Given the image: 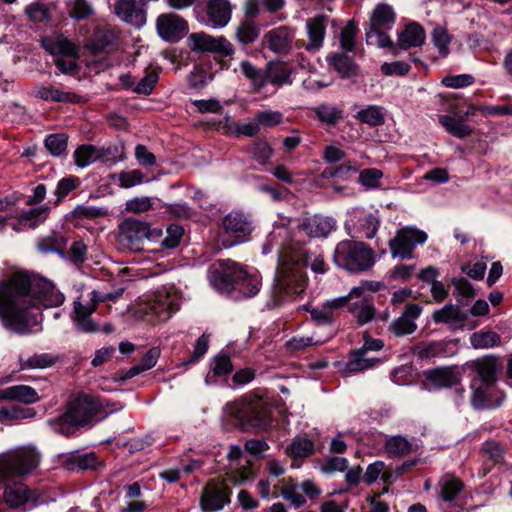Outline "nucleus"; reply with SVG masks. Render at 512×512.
Instances as JSON below:
<instances>
[{
	"label": "nucleus",
	"mask_w": 512,
	"mask_h": 512,
	"mask_svg": "<svg viewBox=\"0 0 512 512\" xmlns=\"http://www.w3.org/2000/svg\"><path fill=\"white\" fill-rule=\"evenodd\" d=\"M385 451L390 457H404L411 451V443L401 435L389 437L384 444Z\"/></svg>",
	"instance_id": "nucleus-37"
},
{
	"label": "nucleus",
	"mask_w": 512,
	"mask_h": 512,
	"mask_svg": "<svg viewBox=\"0 0 512 512\" xmlns=\"http://www.w3.org/2000/svg\"><path fill=\"white\" fill-rule=\"evenodd\" d=\"M238 271V283L240 290L243 292L245 297H253L255 296L261 286V281L259 276L257 275H250L245 271V269L240 266V268H237Z\"/></svg>",
	"instance_id": "nucleus-32"
},
{
	"label": "nucleus",
	"mask_w": 512,
	"mask_h": 512,
	"mask_svg": "<svg viewBox=\"0 0 512 512\" xmlns=\"http://www.w3.org/2000/svg\"><path fill=\"white\" fill-rule=\"evenodd\" d=\"M464 117L456 119L449 115H440L439 122L442 126L453 136L458 138H464L472 133L470 126L464 123Z\"/></svg>",
	"instance_id": "nucleus-33"
},
{
	"label": "nucleus",
	"mask_w": 512,
	"mask_h": 512,
	"mask_svg": "<svg viewBox=\"0 0 512 512\" xmlns=\"http://www.w3.org/2000/svg\"><path fill=\"white\" fill-rule=\"evenodd\" d=\"M346 303V298H337L327 301L321 306L308 308V311L312 319L318 324L330 323L332 321L333 312L343 307Z\"/></svg>",
	"instance_id": "nucleus-29"
},
{
	"label": "nucleus",
	"mask_w": 512,
	"mask_h": 512,
	"mask_svg": "<svg viewBox=\"0 0 512 512\" xmlns=\"http://www.w3.org/2000/svg\"><path fill=\"white\" fill-rule=\"evenodd\" d=\"M213 373L216 376H224L233 370V365L229 356L219 354L213 359Z\"/></svg>",
	"instance_id": "nucleus-63"
},
{
	"label": "nucleus",
	"mask_w": 512,
	"mask_h": 512,
	"mask_svg": "<svg viewBox=\"0 0 512 512\" xmlns=\"http://www.w3.org/2000/svg\"><path fill=\"white\" fill-rule=\"evenodd\" d=\"M318 119L328 125H335L343 117V111L335 106L322 104L314 109Z\"/></svg>",
	"instance_id": "nucleus-45"
},
{
	"label": "nucleus",
	"mask_w": 512,
	"mask_h": 512,
	"mask_svg": "<svg viewBox=\"0 0 512 512\" xmlns=\"http://www.w3.org/2000/svg\"><path fill=\"white\" fill-rule=\"evenodd\" d=\"M113 34L111 32H98L95 34L90 48L94 54L110 52L113 49Z\"/></svg>",
	"instance_id": "nucleus-52"
},
{
	"label": "nucleus",
	"mask_w": 512,
	"mask_h": 512,
	"mask_svg": "<svg viewBox=\"0 0 512 512\" xmlns=\"http://www.w3.org/2000/svg\"><path fill=\"white\" fill-rule=\"evenodd\" d=\"M287 453L294 458H305L314 453V443L306 438L297 436L286 449Z\"/></svg>",
	"instance_id": "nucleus-42"
},
{
	"label": "nucleus",
	"mask_w": 512,
	"mask_h": 512,
	"mask_svg": "<svg viewBox=\"0 0 512 512\" xmlns=\"http://www.w3.org/2000/svg\"><path fill=\"white\" fill-rule=\"evenodd\" d=\"M35 96L44 100V101H52V102H62V103H78L80 102L81 97L68 92L63 91L58 87L48 85V86H39L35 89Z\"/></svg>",
	"instance_id": "nucleus-26"
},
{
	"label": "nucleus",
	"mask_w": 512,
	"mask_h": 512,
	"mask_svg": "<svg viewBox=\"0 0 512 512\" xmlns=\"http://www.w3.org/2000/svg\"><path fill=\"white\" fill-rule=\"evenodd\" d=\"M379 362L377 358H370L367 353L361 349L353 353V358L347 363V370L349 372H360L369 369Z\"/></svg>",
	"instance_id": "nucleus-44"
},
{
	"label": "nucleus",
	"mask_w": 512,
	"mask_h": 512,
	"mask_svg": "<svg viewBox=\"0 0 512 512\" xmlns=\"http://www.w3.org/2000/svg\"><path fill=\"white\" fill-rule=\"evenodd\" d=\"M254 117L255 121L258 123L259 128L261 126L272 127L283 122V115L279 111H261L258 112Z\"/></svg>",
	"instance_id": "nucleus-57"
},
{
	"label": "nucleus",
	"mask_w": 512,
	"mask_h": 512,
	"mask_svg": "<svg viewBox=\"0 0 512 512\" xmlns=\"http://www.w3.org/2000/svg\"><path fill=\"white\" fill-rule=\"evenodd\" d=\"M158 81V74L154 71L147 73L135 86L134 92L137 94L149 95Z\"/></svg>",
	"instance_id": "nucleus-62"
},
{
	"label": "nucleus",
	"mask_w": 512,
	"mask_h": 512,
	"mask_svg": "<svg viewBox=\"0 0 512 512\" xmlns=\"http://www.w3.org/2000/svg\"><path fill=\"white\" fill-rule=\"evenodd\" d=\"M42 46L47 52L54 56L78 57V46L61 34L44 38L42 40Z\"/></svg>",
	"instance_id": "nucleus-23"
},
{
	"label": "nucleus",
	"mask_w": 512,
	"mask_h": 512,
	"mask_svg": "<svg viewBox=\"0 0 512 512\" xmlns=\"http://www.w3.org/2000/svg\"><path fill=\"white\" fill-rule=\"evenodd\" d=\"M382 176V171L375 168H369L361 171L359 181L367 188H376L379 186Z\"/></svg>",
	"instance_id": "nucleus-61"
},
{
	"label": "nucleus",
	"mask_w": 512,
	"mask_h": 512,
	"mask_svg": "<svg viewBox=\"0 0 512 512\" xmlns=\"http://www.w3.org/2000/svg\"><path fill=\"white\" fill-rule=\"evenodd\" d=\"M58 361V356L50 353L34 354L27 359H20L19 369H45L53 366Z\"/></svg>",
	"instance_id": "nucleus-31"
},
{
	"label": "nucleus",
	"mask_w": 512,
	"mask_h": 512,
	"mask_svg": "<svg viewBox=\"0 0 512 512\" xmlns=\"http://www.w3.org/2000/svg\"><path fill=\"white\" fill-rule=\"evenodd\" d=\"M293 242L294 235L291 229L283 225L275 227L268 237V244L276 246L279 253V266L272 288L275 305L294 299L307 287L308 279L299 261L301 254L296 251Z\"/></svg>",
	"instance_id": "nucleus-2"
},
{
	"label": "nucleus",
	"mask_w": 512,
	"mask_h": 512,
	"mask_svg": "<svg viewBox=\"0 0 512 512\" xmlns=\"http://www.w3.org/2000/svg\"><path fill=\"white\" fill-rule=\"evenodd\" d=\"M144 174L138 170L134 169L128 172H122L119 174V183L123 188H130L137 184L143 182Z\"/></svg>",
	"instance_id": "nucleus-64"
},
{
	"label": "nucleus",
	"mask_w": 512,
	"mask_h": 512,
	"mask_svg": "<svg viewBox=\"0 0 512 512\" xmlns=\"http://www.w3.org/2000/svg\"><path fill=\"white\" fill-rule=\"evenodd\" d=\"M432 41L442 56H447L449 54L451 37L445 28L436 27L432 32Z\"/></svg>",
	"instance_id": "nucleus-54"
},
{
	"label": "nucleus",
	"mask_w": 512,
	"mask_h": 512,
	"mask_svg": "<svg viewBox=\"0 0 512 512\" xmlns=\"http://www.w3.org/2000/svg\"><path fill=\"white\" fill-rule=\"evenodd\" d=\"M426 240L427 234L425 232L410 227L402 228L389 242L391 254L393 257L411 259L415 247Z\"/></svg>",
	"instance_id": "nucleus-9"
},
{
	"label": "nucleus",
	"mask_w": 512,
	"mask_h": 512,
	"mask_svg": "<svg viewBox=\"0 0 512 512\" xmlns=\"http://www.w3.org/2000/svg\"><path fill=\"white\" fill-rule=\"evenodd\" d=\"M225 410L231 416L258 429H265L272 421L271 411L261 399L229 403Z\"/></svg>",
	"instance_id": "nucleus-7"
},
{
	"label": "nucleus",
	"mask_w": 512,
	"mask_h": 512,
	"mask_svg": "<svg viewBox=\"0 0 512 512\" xmlns=\"http://www.w3.org/2000/svg\"><path fill=\"white\" fill-rule=\"evenodd\" d=\"M114 12L128 23L138 24L144 20L143 12L137 6L136 0H116Z\"/></svg>",
	"instance_id": "nucleus-28"
},
{
	"label": "nucleus",
	"mask_w": 512,
	"mask_h": 512,
	"mask_svg": "<svg viewBox=\"0 0 512 512\" xmlns=\"http://www.w3.org/2000/svg\"><path fill=\"white\" fill-rule=\"evenodd\" d=\"M471 387L473 389L472 405L477 408H483L488 403V389L484 384L477 382L476 380L471 381Z\"/></svg>",
	"instance_id": "nucleus-55"
},
{
	"label": "nucleus",
	"mask_w": 512,
	"mask_h": 512,
	"mask_svg": "<svg viewBox=\"0 0 512 512\" xmlns=\"http://www.w3.org/2000/svg\"><path fill=\"white\" fill-rule=\"evenodd\" d=\"M99 411V405L88 395H79L70 400L66 412L48 420L55 432L69 435L72 427L88 424Z\"/></svg>",
	"instance_id": "nucleus-3"
},
{
	"label": "nucleus",
	"mask_w": 512,
	"mask_h": 512,
	"mask_svg": "<svg viewBox=\"0 0 512 512\" xmlns=\"http://www.w3.org/2000/svg\"><path fill=\"white\" fill-rule=\"evenodd\" d=\"M94 13L92 4L87 0H74L70 12L71 17L83 20Z\"/></svg>",
	"instance_id": "nucleus-59"
},
{
	"label": "nucleus",
	"mask_w": 512,
	"mask_h": 512,
	"mask_svg": "<svg viewBox=\"0 0 512 512\" xmlns=\"http://www.w3.org/2000/svg\"><path fill=\"white\" fill-rule=\"evenodd\" d=\"M222 225L225 233L231 239L229 246L243 242L253 230L252 221L249 217L237 211L227 214L222 221Z\"/></svg>",
	"instance_id": "nucleus-11"
},
{
	"label": "nucleus",
	"mask_w": 512,
	"mask_h": 512,
	"mask_svg": "<svg viewBox=\"0 0 512 512\" xmlns=\"http://www.w3.org/2000/svg\"><path fill=\"white\" fill-rule=\"evenodd\" d=\"M40 463V453L32 446H23L0 454V483L24 477Z\"/></svg>",
	"instance_id": "nucleus-4"
},
{
	"label": "nucleus",
	"mask_w": 512,
	"mask_h": 512,
	"mask_svg": "<svg viewBox=\"0 0 512 512\" xmlns=\"http://www.w3.org/2000/svg\"><path fill=\"white\" fill-rule=\"evenodd\" d=\"M334 262L340 268L358 273L373 266L374 252L363 242L343 240L335 248Z\"/></svg>",
	"instance_id": "nucleus-5"
},
{
	"label": "nucleus",
	"mask_w": 512,
	"mask_h": 512,
	"mask_svg": "<svg viewBox=\"0 0 512 512\" xmlns=\"http://www.w3.org/2000/svg\"><path fill=\"white\" fill-rule=\"evenodd\" d=\"M386 29L378 28L373 29L370 27L366 30V42L368 45H375L381 48L389 47L392 41L389 35L385 32Z\"/></svg>",
	"instance_id": "nucleus-53"
},
{
	"label": "nucleus",
	"mask_w": 512,
	"mask_h": 512,
	"mask_svg": "<svg viewBox=\"0 0 512 512\" xmlns=\"http://www.w3.org/2000/svg\"><path fill=\"white\" fill-rule=\"evenodd\" d=\"M4 503L0 504V512H13L26 505L33 499L31 490L23 483H15L5 488L3 493Z\"/></svg>",
	"instance_id": "nucleus-16"
},
{
	"label": "nucleus",
	"mask_w": 512,
	"mask_h": 512,
	"mask_svg": "<svg viewBox=\"0 0 512 512\" xmlns=\"http://www.w3.org/2000/svg\"><path fill=\"white\" fill-rule=\"evenodd\" d=\"M0 400L21 402L29 405L40 400L38 392L29 385H13L0 389Z\"/></svg>",
	"instance_id": "nucleus-24"
},
{
	"label": "nucleus",
	"mask_w": 512,
	"mask_h": 512,
	"mask_svg": "<svg viewBox=\"0 0 512 512\" xmlns=\"http://www.w3.org/2000/svg\"><path fill=\"white\" fill-rule=\"evenodd\" d=\"M109 297L98 298L96 292H92L90 302L83 304L80 300L74 301V313L78 327L84 332H95L97 331L96 325L91 321L89 316L96 309V302L104 301Z\"/></svg>",
	"instance_id": "nucleus-20"
},
{
	"label": "nucleus",
	"mask_w": 512,
	"mask_h": 512,
	"mask_svg": "<svg viewBox=\"0 0 512 512\" xmlns=\"http://www.w3.org/2000/svg\"><path fill=\"white\" fill-rule=\"evenodd\" d=\"M186 29L187 22L176 14H162L157 19V31L164 40L175 41Z\"/></svg>",
	"instance_id": "nucleus-17"
},
{
	"label": "nucleus",
	"mask_w": 512,
	"mask_h": 512,
	"mask_svg": "<svg viewBox=\"0 0 512 512\" xmlns=\"http://www.w3.org/2000/svg\"><path fill=\"white\" fill-rule=\"evenodd\" d=\"M469 367L475 373L476 380L484 384L486 387H491L496 381L497 373V357L493 355H486L479 357L469 363Z\"/></svg>",
	"instance_id": "nucleus-18"
},
{
	"label": "nucleus",
	"mask_w": 512,
	"mask_h": 512,
	"mask_svg": "<svg viewBox=\"0 0 512 512\" xmlns=\"http://www.w3.org/2000/svg\"><path fill=\"white\" fill-rule=\"evenodd\" d=\"M227 479L234 485H243L247 481H251L255 478L256 472L252 468V462L246 460L245 465H236L230 468V471L226 473Z\"/></svg>",
	"instance_id": "nucleus-36"
},
{
	"label": "nucleus",
	"mask_w": 512,
	"mask_h": 512,
	"mask_svg": "<svg viewBox=\"0 0 512 512\" xmlns=\"http://www.w3.org/2000/svg\"><path fill=\"white\" fill-rule=\"evenodd\" d=\"M422 307L418 304H408L400 317L389 325V331L396 337H402L415 332L417 324L415 320L419 318Z\"/></svg>",
	"instance_id": "nucleus-15"
},
{
	"label": "nucleus",
	"mask_w": 512,
	"mask_h": 512,
	"mask_svg": "<svg viewBox=\"0 0 512 512\" xmlns=\"http://www.w3.org/2000/svg\"><path fill=\"white\" fill-rule=\"evenodd\" d=\"M294 32L286 26L272 29L264 34L263 44L276 54H287L292 48Z\"/></svg>",
	"instance_id": "nucleus-14"
},
{
	"label": "nucleus",
	"mask_w": 512,
	"mask_h": 512,
	"mask_svg": "<svg viewBox=\"0 0 512 512\" xmlns=\"http://www.w3.org/2000/svg\"><path fill=\"white\" fill-rule=\"evenodd\" d=\"M232 7L229 0H209L207 3V16L213 28L226 26L231 19Z\"/></svg>",
	"instance_id": "nucleus-21"
},
{
	"label": "nucleus",
	"mask_w": 512,
	"mask_h": 512,
	"mask_svg": "<svg viewBox=\"0 0 512 512\" xmlns=\"http://www.w3.org/2000/svg\"><path fill=\"white\" fill-rule=\"evenodd\" d=\"M426 38L425 31L422 26L412 22L408 24L398 35V46L401 49H409L421 46Z\"/></svg>",
	"instance_id": "nucleus-25"
},
{
	"label": "nucleus",
	"mask_w": 512,
	"mask_h": 512,
	"mask_svg": "<svg viewBox=\"0 0 512 512\" xmlns=\"http://www.w3.org/2000/svg\"><path fill=\"white\" fill-rule=\"evenodd\" d=\"M231 489L224 481H210L205 486L200 507L203 512H216L230 502Z\"/></svg>",
	"instance_id": "nucleus-10"
},
{
	"label": "nucleus",
	"mask_w": 512,
	"mask_h": 512,
	"mask_svg": "<svg viewBox=\"0 0 512 512\" xmlns=\"http://www.w3.org/2000/svg\"><path fill=\"white\" fill-rule=\"evenodd\" d=\"M395 19L393 8L386 3H380L371 12L369 26L373 29H390L394 25Z\"/></svg>",
	"instance_id": "nucleus-27"
},
{
	"label": "nucleus",
	"mask_w": 512,
	"mask_h": 512,
	"mask_svg": "<svg viewBox=\"0 0 512 512\" xmlns=\"http://www.w3.org/2000/svg\"><path fill=\"white\" fill-rule=\"evenodd\" d=\"M358 26L354 20H349L340 33V45L345 52H351L355 46Z\"/></svg>",
	"instance_id": "nucleus-49"
},
{
	"label": "nucleus",
	"mask_w": 512,
	"mask_h": 512,
	"mask_svg": "<svg viewBox=\"0 0 512 512\" xmlns=\"http://www.w3.org/2000/svg\"><path fill=\"white\" fill-rule=\"evenodd\" d=\"M219 268H214L210 273V281L218 290L222 292L232 289L233 284L238 283V271L241 265L226 259L218 261Z\"/></svg>",
	"instance_id": "nucleus-13"
},
{
	"label": "nucleus",
	"mask_w": 512,
	"mask_h": 512,
	"mask_svg": "<svg viewBox=\"0 0 512 512\" xmlns=\"http://www.w3.org/2000/svg\"><path fill=\"white\" fill-rule=\"evenodd\" d=\"M190 48L198 51L217 52L225 56L232 55L233 45L224 37H213L205 33H193L189 36Z\"/></svg>",
	"instance_id": "nucleus-12"
},
{
	"label": "nucleus",
	"mask_w": 512,
	"mask_h": 512,
	"mask_svg": "<svg viewBox=\"0 0 512 512\" xmlns=\"http://www.w3.org/2000/svg\"><path fill=\"white\" fill-rule=\"evenodd\" d=\"M328 17L317 15L309 18L306 22L308 43L305 45L307 51H318L322 48L326 35Z\"/></svg>",
	"instance_id": "nucleus-19"
},
{
	"label": "nucleus",
	"mask_w": 512,
	"mask_h": 512,
	"mask_svg": "<svg viewBox=\"0 0 512 512\" xmlns=\"http://www.w3.org/2000/svg\"><path fill=\"white\" fill-rule=\"evenodd\" d=\"M355 118L361 123L375 127L385 123V115L382 108L376 105H369L357 112Z\"/></svg>",
	"instance_id": "nucleus-35"
},
{
	"label": "nucleus",
	"mask_w": 512,
	"mask_h": 512,
	"mask_svg": "<svg viewBox=\"0 0 512 512\" xmlns=\"http://www.w3.org/2000/svg\"><path fill=\"white\" fill-rule=\"evenodd\" d=\"M330 63L342 76H350L356 72V65L352 58L345 53L334 54L330 58Z\"/></svg>",
	"instance_id": "nucleus-46"
},
{
	"label": "nucleus",
	"mask_w": 512,
	"mask_h": 512,
	"mask_svg": "<svg viewBox=\"0 0 512 512\" xmlns=\"http://www.w3.org/2000/svg\"><path fill=\"white\" fill-rule=\"evenodd\" d=\"M281 496L289 501L295 508H299L306 503V497L303 495L300 485L287 484L281 490Z\"/></svg>",
	"instance_id": "nucleus-51"
},
{
	"label": "nucleus",
	"mask_w": 512,
	"mask_h": 512,
	"mask_svg": "<svg viewBox=\"0 0 512 512\" xmlns=\"http://www.w3.org/2000/svg\"><path fill=\"white\" fill-rule=\"evenodd\" d=\"M501 342L500 336L493 331H478L470 336V344L475 349H488L498 346Z\"/></svg>",
	"instance_id": "nucleus-40"
},
{
	"label": "nucleus",
	"mask_w": 512,
	"mask_h": 512,
	"mask_svg": "<svg viewBox=\"0 0 512 512\" xmlns=\"http://www.w3.org/2000/svg\"><path fill=\"white\" fill-rule=\"evenodd\" d=\"M335 227V220L331 217L313 215L306 218L300 225V230L310 237H326Z\"/></svg>",
	"instance_id": "nucleus-22"
},
{
	"label": "nucleus",
	"mask_w": 512,
	"mask_h": 512,
	"mask_svg": "<svg viewBox=\"0 0 512 512\" xmlns=\"http://www.w3.org/2000/svg\"><path fill=\"white\" fill-rule=\"evenodd\" d=\"M463 483L455 477H448L443 480L440 496L446 502L453 501L461 492Z\"/></svg>",
	"instance_id": "nucleus-50"
},
{
	"label": "nucleus",
	"mask_w": 512,
	"mask_h": 512,
	"mask_svg": "<svg viewBox=\"0 0 512 512\" xmlns=\"http://www.w3.org/2000/svg\"><path fill=\"white\" fill-rule=\"evenodd\" d=\"M290 75L291 69L287 64H272L269 66L267 74L265 75L266 83L269 82L277 86L291 83Z\"/></svg>",
	"instance_id": "nucleus-38"
},
{
	"label": "nucleus",
	"mask_w": 512,
	"mask_h": 512,
	"mask_svg": "<svg viewBox=\"0 0 512 512\" xmlns=\"http://www.w3.org/2000/svg\"><path fill=\"white\" fill-rule=\"evenodd\" d=\"M240 70L242 74L251 81L253 87L257 90H260L265 86V75H263L262 72L249 61H242L240 63Z\"/></svg>",
	"instance_id": "nucleus-47"
},
{
	"label": "nucleus",
	"mask_w": 512,
	"mask_h": 512,
	"mask_svg": "<svg viewBox=\"0 0 512 512\" xmlns=\"http://www.w3.org/2000/svg\"><path fill=\"white\" fill-rule=\"evenodd\" d=\"M75 164L78 167H86L101 158L100 151L92 145L79 146L74 152Z\"/></svg>",
	"instance_id": "nucleus-43"
},
{
	"label": "nucleus",
	"mask_w": 512,
	"mask_h": 512,
	"mask_svg": "<svg viewBox=\"0 0 512 512\" xmlns=\"http://www.w3.org/2000/svg\"><path fill=\"white\" fill-rule=\"evenodd\" d=\"M166 233V237L162 240V246L168 249H173L179 245L184 230L178 225H170L167 228Z\"/></svg>",
	"instance_id": "nucleus-60"
},
{
	"label": "nucleus",
	"mask_w": 512,
	"mask_h": 512,
	"mask_svg": "<svg viewBox=\"0 0 512 512\" xmlns=\"http://www.w3.org/2000/svg\"><path fill=\"white\" fill-rule=\"evenodd\" d=\"M432 319L435 323L445 324H458L465 320V316L456 305H446L443 308L436 310Z\"/></svg>",
	"instance_id": "nucleus-34"
},
{
	"label": "nucleus",
	"mask_w": 512,
	"mask_h": 512,
	"mask_svg": "<svg viewBox=\"0 0 512 512\" xmlns=\"http://www.w3.org/2000/svg\"><path fill=\"white\" fill-rule=\"evenodd\" d=\"M260 29L253 20L242 19L236 29V38L242 44L253 43L259 36Z\"/></svg>",
	"instance_id": "nucleus-39"
},
{
	"label": "nucleus",
	"mask_w": 512,
	"mask_h": 512,
	"mask_svg": "<svg viewBox=\"0 0 512 512\" xmlns=\"http://www.w3.org/2000/svg\"><path fill=\"white\" fill-rule=\"evenodd\" d=\"M48 207L43 206L23 212L20 220L28 222L31 227H35L38 223L44 221L48 216Z\"/></svg>",
	"instance_id": "nucleus-58"
},
{
	"label": "nucleus",
	"mask_w": 512,
	"mask_h": 512,
	"mask_svg": "<svg viewBox=\"0 0 512 512\" xmlns=\"http://www.w3.org/2000/svg\"><path fill=\"white\" fill-rule=\"evenodd\" d=\"M427 380L436 388H449L459 383L457 373L450 368H437L426 372Z\"/></svg>",
	"instance_id": "nucleus-30"
},
{
	"label": "nucleus",
	"mask_w": 512,
	"mask_h": 512,
	"mask_svg": "<svg viewBox=\"0 0 512 512\" xmlns=\"http://www.w3.org/2000/svg\"><path fill=\"white\" fill-rule=\"evenodd\" d=\"M63 463L68 470L93 469L96 467L97 458L93 453L71 454Z\"/></svg>",
	"instance_id": "nucleus-41"
},
{
	"label": "nucleus",
	"mask_w": 512,
	"mask_h": 512,
	"mask_svg": "<svg viewBox=\"0 0 512 512\" xmlns=\"http://www.w3.org/2000/svg\"><path fill=\"white\" fill-rule=\"evenodd\" d=\"M64 300V294L45 278L30 279L18 272L0 281V318L7 329L17 334H27L38 324L33 308L58 307Z\"/></svg>",
	"instance_id": "nucleus-1"
},
{
	"label": "nucleus",
	"mask_w": 512,
	"mask_h": 512,
	"mask_svg": "<svg viewBox=\"0 0 512 512\" xmlns=\"http://www.w3.org/2000/svg\"><path fill=\"white\" fill-rule=\"evenodd\" d=\"M68 137L63 133L51 134L45 139V147L53 156L66 153Z\"/></svg>",
	"instance_id": "nucleus-48"
},
{
	"label": "nucleus",
	"mask_w": 512,
	"mask_h": 512,
	"mask_svg": "<svg viewBox=\"0 0 512 512\" xmlns=\"http://www.w3.org/2000/svg\"><path fill=\"white\" fill-rule=\"evenodd\" d=\"M34 409H23L14 407L11 409H0V421L22 420L34 417Z\"/></svg>",
	"instance_id": "nucleus-56"
},
{
	"label": "nucleus",
	"mask_w": 512,
	"mask_h": 512,
	"mask_svg": "<svg viewBox=\"0 0 512 512\" xmlns=\"http://www.w3.org/2000/svg\"><path fill=\"white\" fill-rule=\"evenodd\" d=\"M179 307L176 292L161 289L136 304L134 314L138 318H148L150 322L165 321Z\"/></svg>",
	"instance_id": "nucleus-6"
},
{
	"label": "nucleus",
	"mask_w": 512,
	"mask_h": 512,
	"mask_svg": "<svg viewBox=\"0 0 512 512\" xmlns=\"http://www.w3.org/2000/svg\"><path fill=\"white\" fill-rule=\"evenodd\" d=\"M150 236L151 230L146 222L130 218L119 225L117 239L122 246L132 251H139L142 249L143 242Z\"/></svg>",
	"instance_id": "nucleus-8"
}]
</instances>
